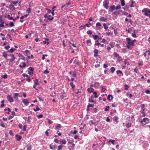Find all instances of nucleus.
Here are the masks:
<instances>
[{"label": "nucleus", "mask_w": 150, "mask_h": 150, "mask_svg": "<svg viewBox=\"0 0 150 150\" xmlns=\"http://www.w3.org/2000/svg\"><path fill=\"white\" fill-rule=\"evenodd\" d=\"M34 84L35 85H38L39 84L38 79H36L34 81Z\"/></svg>", "instance_id": "25"}, {"label": "nucleus", "mask_w": 150, "mask_h": 150, "mask_svg": "<svg viewBox=\"0 0 150 150\" xmlns=\"http://www.w3.org/2000/svg\"><path fill=\"white\" fill-rule=\"evenodd\" d=\"M116 73L118 76L121 77L123 75V74L122 73V71L120 70H117L116 71Z\"/></svg>", "instance_id": "7"}, {"label": "nucleus", "mask_w": 150, "mask_h": 150, "mask_svg": "<svg viewBox=\"0 0 150 150\" xmlns=\"http://www.w3.org/2000/svg\"><path fill=\"white\" fill-rule=\"evenodd\" d=\"M115 141V140H112V139H110L109 140L108 142H111L113 144H114V142Z\"/></svg>", "instance_id": "45"}, {"label": "nucleus", "mask_w": 150, "mask_h": 150, "mask_svg": "<svg viewBox=\"0 0 150 150\" xmlns=\"http://www.w3.org/2000/svg\"><path fill=\"white\" fill-rule=\"evenodd\" d=\"M110 71H111V72L112 73H113L115 72V68L114 67H112L110 68Z\"/></svg>", "instance_id": "24"}, {"label": "nucleus", "mask_w": 150, "mask_h": 150, "mask_svg": "<svg viewBox=\"0 0 150 150\" xmlns=\"http://www.w3.org/2000/svg\"><path fill=\"white\" fill-rule=\"evenodd\" d=\"M140 122L142 123L143 125H145L149 122V120L146 117H145L143 119L140 121Z\"/></svg>", "instance_id": "4"}, {"label": "nucleus", "mask_w": 150, "mask_h": 150, "mask_svg": "<svg viewBox=\"0 0 150 150\" xmlns=\"http://www.w3.org/2000/svg\"><path fill=\"white\" fill-rule=\"evenodd\" d=\"M46 10H47V14L50 13L51 12V10H50V9H49L48 8H46Z\"/></svg>", "instance_id": "59"}, {"label": "nucleus", "mask_w": 150, "mask_h": 150, "mask_svg": "<svg viewBox=\"0 0 150 150\" xmlns=\"http://www.w3.org/2000/svg\"><path fill=\"white\" fill-rule=\"evenodd\" d=\"M93 94L94 95L95 98H97L98 97V96H97V93L96 92H94L93 93Z\"/></svg>", "instance_id": "57"}, {"label": "nucleus", "mask_w": 150, "mask_h": 150, "mask_svg": "<svg viewBox=\"0 0 150 150\" xmlns=\"http://www.w3.org/2000/svg\"><path fill=\"white\" fill-rule=\"evenodd\" d=\"M142 12L144 13V15L150 18V10L149 9L144 8L142 10Z\"/></svg>", "instance_id": "2"}, {"label": "nucleus", "mask_w": 150, "mask_h": 150, "mask_svg": "<svg viewBox=\"0 0 150 150\" xmlns=\"http://www.w3.org/2000/svg\"><path fill=\"white\" fill-rule=\"evenodd\" d=\"M115 43L114 42H110V45L111 48H113L115 45Z\"/></svg>", "instance_id": "38"}, {"label": "nucleus", "mask_w": 150, "mask_h": 150, "mask_svg": "<svg viewBox=\"0 0 150 150\" xmlns=\"http://www.w3.org/2000/svg\"><path fill=\"white\" fill-rule=\"evenodd\" d=\"M113 121L115 122L116 123H117L118 122L119 117L117 116H115L113 118Z\"/></svg>", "instance_id": "12"}, {"label": "nucleus", "mask_w": 150, "mask_h": 150, "mask_svg": "<svg viewBox=\"0 0 150 150\" xmlns=\"http://www.w3.org/2000/svg\"><path fill=\"white\" fill-rule=\"evenodd\" d=\"M15 50V49L13 48H11L10 50L8 51V52H11V53L13 52Z\"/></svg>", "instance_id": "29"}, {"label": "nucleus", "mask_w": 150, "mask_h": 150, "mask_svg": "<svg viewBox=\"0 0 150 150\" xmlns=\"http://www.w3.org/2000/svg\"><path fill=\"white\" fill-rule=\"evenodd\" d=\"M87 90L90 93H91L93 91L94 89L93 88L91 87L88 88Z\"/></svg>", "instance_id": "16"}, {"label": "nucleus", "mask_w": 150, "mask_h": 150, "mask_svg": "<svg viewBox=\"0 0 150 150\" xmlns=\"http://www.w3.org/2000/svg\"><path fill=\"white\" fill-rule=\"evenodd\" d=\"M86 44H89V45H91L92 44L91 40H87Z\"/></svg>", "instance_id": "37"}, {"label": "nucleus", "mask_w": 150, "mask_h": 150, "mask_svg": "<svg viewBox=\"0 0 150 150\" xmlns=\"http://www.w3.org/2000/svg\"><path fill=\"white\" fill-rule=\"evenodd\" d=\"M44 74H47L49 73V71L47 70V69L44 72Z\"/></svg>", "instance_id": "63"}, {"label": "nucleus", "mask_w": 150, "mask_h": 150, "mask_svg": "<svg viewBox=\"0 0 150 150\" xmlns=\"http://www.w3.org/2000/svg\"><path fill=\"white\" fill-rule=\"evenodd\" d=\"M86 28L85 25H82L80 26L79 28L80 30H82L83 29H85Z\"/></svg>", "instance_id": "41"}, {"label": "nucleus", "mask_w": 150, "mask_h": 150, "mask_svg": "<svg viewBox=\"0 0 150 150\" xmlns=\"http://www.w3.org/2000/svg\"><path fill=\"white\" fill-rule=\"evenodd\" d=\"M26 127H27V125H25L23 127V131L25 132V131H26Z\"/></svg>", "instance_id": "61"}, {"label": "nucleus", "mask_w": 150, "mask_h": 150, "mask_svg": "<svg viewBox=\"0 0 150 150\" xmlns=\"http://www.w3.org/2000/svg\"><path fill=\"white\" fill-rule=\"evenodd\" d=\"M27 150H31L32 146L31 145H28L27 146Z\"/></svg>", "instance_id": "30"}, {"label": "nucleus", "mask_w": 150, "mask_h": 150, "mask_svg": "<svg viewBox=\"0 0 150 150\" xmlns=\"http://www.w3.org/2000/svg\"><path fill=\"white\" fill-rule=\"evenodd\" d=\"M115 10V6L114 5H112L110 7L108 11L111 12Z\"/></svg>", "instance_id": "9"}, {"label": "nucleus", "mask_w": 150, "mask_h": 150, "mask_svg": "<svg viewBox=\"0 0 150 150\" xmlns=\"http://www.w3.org/2000/svg\"><path fill=\"white\" fill-rule=\"evenodd\" d=\"M115 10H118L120 9L121 8V6L120 5H118L116 7H115Z\"/></svg>", "instance_id": "49"}, {"label": "nucleus", "mask_w": 150, "mask_h": 150, "mask_svg": "<svg viewBox=\"0 0 150 150\" xmlns=\"http://www.w3.org/2000/svg\"><path fill=\"white\" fill-rule=\"evenodd\" d=\"M70 85L72 89H74L75 87V85L73 84V83L71 82L70 83Z\"/></svg>", "instance_id": "40"}, {"label": "nucleus", "mask_w": 150, "mask_h": 150, "mask_svg": "<svg viewBox=\"0 0 150 150\" xmlns=\"http://www.w3.org/2000/svg\"><path fill=\"white\" fill-rule=\"evenodd\" d=\"M33 110L35 111L36 112L39 110H40V109L39 108L38 106H37L36 107V109H34Z\"/></svg>", "instance_id": "43"}, {"label": "nucleus", "mask_w": 150, "mask_h": 150, "mask_svg": "<svg viewBox=\"0 0 150 150\" xmlns=\"http://www.w3.org/2000/svg\"><path fill=\"white\" fill-rule=\"evenodd\" d=\"M43 115L42 114L38 115H37V117L38 118H40L42 117Z\"/></svg>", "instance_id": "53"}, {"label": "nucleus", "mask_w": 150, "mask_h": 150, "mask_svg": "<svg viewBox=\"0 0 150 150\" xmlns=\"http://www.w3.org/2000/svg\"><path fill=\"white\" fill-rule=\"evenodd\" d=\"M114 56L116 58H117L119 56V54L116 52H114Z\"/></svg>", "instance_id": "36"}, {"label": "nucleus", "mask_w": 150, "mask_h": 150, "mask_svg": "<svg viewBox=\"0 0 150 150\" xmlns=\"http://www.w3.org/2000/svg\"><path fill=\"white\" fill-rule=\"evenodd\" d=\"M144 111H141L140 112H141V114L140 115L142 117H144L145 116V114L144 112Z\"/></svg>", "instance_id": "34"}, {"label": "nucleus", "mask_w": 150, "mask_h": 150, "mask_svg": "<svg viewBox=\"0 0 150 150\" xmlns=\"http://www.w3.org/2000/svg\"><path fill=\"white\" fill-rule=\"evenodd\" d=\"M117 60L118 61H120L122 60V57L121 56H119L117 58Z\"/></svg>", "instance_id": "50"}, {"label": "nucleus", "mask_w": 150, "mask_h": 150, "mask_svg": "<svg viewBox=\"0 0 150 150\" xmlns=\"http://www.w3.org/2000/svg\"><path fill=\"white\" fill-rule=\"evenodd\" d=\"M63 145H61L58 146V150H62V148L63 147Z\"/></svg>", "instance_id": "47"}, {"label": "nucleus", "mask_w": 150, "mask_h": 150, "mask_svg": "<svg viewBox=\"0 0 150 150\" xmlns=\"http://www.w3.org/2000/svg\"><path fill=\"white\" fill-rule=\"evenodd\" d=\"M132 126V124L130 122H128L126 124V126L127 128H129L130 127H131Z\"/></svg>", "instance_id": "26"}, {"label": "nucleus", "mask_w": 150, "mask_h": 150, "mask_svg": "<svg viewBox=\"0 0 150 150\" xmlns=\"http://www.w3.org/2000/svg\"><path fill=\"white\" fill-rule=\"evenodd\" d=\"M93 52L94 54V56L95 57H96L98 56V50L97 49H94L93 50Z\"/></svg>", "instance_id": "11"}, {"label": "nucleus", "mask_w": 150, "mask_h": 150, "mask_svg": "<svg viewBox=\"0 0 150 150\" xmlns=\"http://www.w3.org/2000/svg\"><path fill=\"white\" fill-rule=\"evenodd\" d=\"M73 63L75 64L78 65L79 64L78 60H77L76 59H75L73 62Z\"/></svg>", "instance_id": "39"}, {"label": "nucleus", "mask_w": 150, "mask_h": 150, "mask_svg": "<svg viewBox=\"0 0 150 150\" xmlns=\"http://www.w3.org/2000/svg\"><path fill=\"white\" fill-rule=\"evenodd\" d=\"M99 20L103 22H106L107 21V19L106 18H105L104 17H101L99 18Z\"/></svg>", "instance_id": "13"}, {"label": "nucleus", "mask_w": 150, "mask_h": 150, "mask_svg": "<svg viewBox=\"0 0 150 150\" xmlns=\"http://www.w3.org/2000/svg\"><path fill=\"white\" fill-rule=\"evenodd\" d=\"M110 109V107L109 106H107L106 107V108L105 109V111H108Z\"/></svg>", "instance_id": "48"}, {"label": "nucleus", "mask_w": 150, "mask_h": 150, "mask_svg": "<svg viewBox=\"0 0 150 150\" xmlns=\"http://www.w3.org/2000/svg\"><path fill=\"white\" fill-rule=\"evenodd\" d=\"M113 98L112 96L111 95H109L107 97V99L109 101H111Z\"/></svg>", "instance_id": "18"}, {"label": "nucleus", "mask_w": 150, "mask_h": 150, "mask_svg": "<svg viewBox=\"0 0 150 150\" xmlns=\"http://www.w3.org/2000/svg\"><path fill=\"white\" fill-rule=\"evenodd\" d=\"M8 56H9L11 57H12V58L10 59L9 60L11 62H12L14 61V60L16 59V58L15 57L14 55L13 54H10V55H8Z\"/></svg>", "instance_id": "8"}, {"label": "nucleus", "mask_w": 150, "mask_h": 150, "mask_svg": "<svg viewBox=\"0 0 150 150\" xmlns=\"http://www.w3.org/2000/svg\"><path fill=\"white\" fill-rule=\"evenodd\" d=\"M2 78L3 79H6L7 78L8 75L7 74H5L4 75L2 76Z\"/></svg>", "instance_id": "52"}, {"label": "nucleus", "mask_w": 150, "mask_h": 150, "mask_svg": "<svg viewBox=\"0 0 150 150\" xmlns=\"http://www.w3.org/2000/svg\"><path fill=\"white\" fill-rule=\"evenodd\" d=\"M102 89L101 90L102 92H104L106 90V88L104 87V86H103L102 87Z\"/></svg>", "instance_id": "44"}, {"label": "nucleus", "mask_w": 150, "mask_h": 150, "mask_svg": "<svg viewBox=\"0 0 150 150\" xmlns=\"http://www.w3.org/2000/svg\"><path fill=\"white\" fill-rule=\"evenodd\" d=\"M96 85H98V86H99V83H98V82H96V83H95L94 85H93V84H91L90 85V86L91 87H94V86H96Z\"/></svg>", "instance_id": "27"}, {"label": "nucleus", "mask_w": 150, "mask_h": 150, "mask_svg": "<svg viewBox=\"0 0 150 150\" xmlns=\"http://www.w3.org/2000/svg\"><path fill=\"white\" fill-rule=\"evenodd\" d=\"M28 74L30 75L33 74L34 68L33 67H30L29 68Z\"/></svg>", "instance_id": "6"}, {"label": "nucleus", "mask_w": 150, "mask_h": 150, "mask_svg": "<svg viewBox=\"0 0 150 150\" xmlns=\"http://www.w3.org/2000/svg\"><path fill=\"white\" fill-rule=\"evenodd\" d=\"M26 12H28V13H29L31 12V9L30 8H29L26 11Z\"/></svg>", "instance_id": "56"}, {"label": "nucleus", "mask_w": 150, "mask_h": 150, "mask_svg": "<svg viewBox=\"0 0 150 150\" xmlns=\"http://www.w3.org/2000/svg\"><path fill=\"white\" fill-rule=\"evenodd\" d=\"M59 141L61 143H62L63 144H66L67 142L64 139L63 140L61 139L59 140Z\"/></svg>", "instance_id": "22"}, {"label": "nucleus", "mask_w": 150, "mask_h": 150, "mask_svg": "<svg viewBox=\"0 0 150 150\" xmlns=\"http://www.w3.org/2000/svg\"><path fill=\"white\" fill-rule=\"evenodd\" d=\"M9 25L11 27H13L15 26L14 23L12 22H10Z\"/></svg>", "instance_id": "55"}, {"label": "nucleus", "mask_w": 150, "mask_h": 150, "mask_svg": "<svg viewBox=\"0 0 150 150\" xmlns=\"http://www.w3.org/2000/svg\"><path fill=\"white\" fill-rule=\"evenodd\" d=\"M96 26L98 28V27H100L99 28H98V29H99L100 28V26H101V24L99 22H98L96 23Z\"/></svg>", "instance_id": "35"}, {"label": "nucleus", "mask_w": 150, "mask_h": 150, "mask_svg": "<svg viewBox=\"0 0 150 150\" xmlns=\"http://www.w3.org/2000/svg\"><path fill=\"white\" fill-rule=\"evenodd\" d=\"M54 17L53 16H51V15H48V20L50 21H52L53 20Z\"/></svg>", "instance_id": "31"}, {"label": "nucleus", "mask_w": 150, "mask_h": 150, "mask_svg": "<svg viewBox=\"0 0 150 150\" xmlns=\"http://www.w3.org/2000/svg\"><path fill=\"white\" fill-rule=\"evenodd\" d=\"M102 40L101 41V42H103V43H105L106 42V40L104 38L102 39Z\"/></svg>", "instance_id": "62"}, {"label": "nucleus", "mask_w": 150, "mask_h": 150, "mask_svg": "<svg viewBox=\"0 0 150 150\" xmlns=\"http://www.w3.org/2000/svg\"><path fill=\"white\" fill-rule=\"evenodd\" d=\"M7 54L6 52H4L3 53V56L4 58H5L7 60L8 59L7 58Z\"/></svg>", "instance_id": "15"}, {"label": "nucleus", "mask_w": 150, "mask_h": 150, "mask_svg": "<svg viewBox=\"0 0 150 150\" xmlns=\"http://www.w3.org/2000/svg\"><path fill=\"white\" fill-rule=\"evenodd\" d=\"M103 26L105 29L106 30L108 29V27L105 23H104L103 24Z\"/></svg>", "instance_id": "51"}, {"label": "nucleus", "mask_w": 150, "mask_h": 150, "mask_svg": "<svg viewBox=\"0 0 150 150\" xmlns=\"http://www.w3.org/2000/svg\"><path fill=\"white\" fill-rule=\"evenodd\" d=\"M113 13L114 15H119L120 14V13L118 11H115Z\"/></svg>", "instance_id": "46"}, {"label": "nucleus", "mask_w": 150, "mask_h": 150, "mask_svg": "<svg viewBox=\"0 0 150 150\" xmlns=\"http://www.w3.org/2000/svg\"><path fill=\"white\" fill-rule=\"evenodd\" d=\"M7 98L8 101L10 103L13 102L14 100L13 99L12 97L10 95H8L7 96Z\"/></svg>", "instance_id": "5"}, {"label": "nucleus", "mask_w": 150, "mask_h": 150, "mask_svg": "<svg viewBox=\"0 0 150 150\" xmlns=\"http://www.w3.org/2000/svg\"><path fill=\"white\" fill-rule=\"evenodd\" d=\"M87 33L88 35H91L92 33V32L91 30H88L87 31Z\"/></svg>", "instance_id": "58"}, {"label": "nucleus", "mask_w": 150, "mask_h": 150, "mask_svg": "<svg viewBox=\"0 0 150 150\" xmlns=\"http://www.w3.org/2000/svg\"><path fill=\"white\" fill-rule=\"evenodd\" d=\"M97 111V109L96 108H95L91 110V112L92 113H95Z\"/></svg>", "instance_id": "28"}, {"label": "nucleus", "mask_w": 150, "mask_h": 150, "mask_svg": "<svg viewBox=\"0 0 150 150\" xmlns=\"http://www.w3.org/2000/svg\"><path fill=\"white\" fill-rule=\"evenodd\" d=\"M23 102L24 103L26 106H27L29 102L28 99H24L23 100Z\"/></svg>", "instance_id": "10"}, {"label": "nucleus", "mask_w": 150, "mask_h": 150, "mask_svg": "<svg viewBox=\"0 0 150 150\" xmlns=\"http://www.w3.org/2000/svg\"><path fill=\"white\" fill-rule=\"evenodd\" d=\"M116 110H115L112 109L111 110L110 114L111 115H113L116 112Z\"/></svg>", "instance_id": "19"}, {"label": "nucleus", "mask_w": 150, "mask_h": 150, "mask_svg": "<svg viewBox=\"0 0 150 150\" xmlns=\"http://www.w3.org/2000/svg\"><path fill=\"white\" fill-rule=\"evenodd\" d=\"M50 131V129H48L45 132V134L47 136H49V132H48V131Z\"/></svg>", "instance_id": "54"}, {"label": "nucleus", "mask_w": 150, "mask_h": 150, "mask_svg": "<svg viewBox=\"0 0 150 150\" xmlns=\"http://www.w3.org/2000/svg\"><path fill=\"white\" fill-rule=\"evenodd\" d=\"M16 138L18 141H19L22 138V137L18 135L17 134L16 135Z\"/></svg>", "instance_id": "17"}, {"label": "nucleus", "mask_w": 150, "mask_h": 150, "mask_svg": "<svg viewBox=\"0 0 150 150\" xmlns=\"http://www.w3.org/2000/svg\"><path fill=\"white\" fill-rule=\"evenodd\" d=\"M109 0H105L103 3V6L106 9L109 8Z\"/></svg>", "instance_id": "3"}, {"label": "nucleus", "mask_w": 150, "mask_h": 150, "mask_svg": "<svg viewBox=\"0 0 150 150\" xmlns=\"http://www.w3.org/2000/svg\"><path fill=\"white\" fill-rule=\"evenodd\" d=\"M145 92L147 94H150V91L148 89L146 90L145 91Z\"/></svg>", "instance_id": "64"}, {"label": "nucleus", "mask_w": 150, "mask_h": 150, "mask_svg": "<svg viewBox=\"0 0 150 150\" xmlns=\"http://www.w3.org/2000/svg\"><path fill=\"white\" fill-rule=\"evenodd\" d=\"M140 107L142 109L141 111H144L145 110V106L144 104H142L140 105Z\"/></svg>", "instance_id": "20"}, {"label": "nucleus", "mask_w": 150, "mask_h": 150, "mask_svg": "<svg viewBox=\"0 0 150 150\" xmlns=\"http://www.w3.org/2000/svg\"><path fill=\"white\" fill-rule=\"evenodd\" d=\"M7 17L9 18V19L10 20H13V18L10 15H8L7 16Z\"/></svg>", "instance_id": "60"}, {"label": "nucleus", "mask_w": 150, "mask_h": 150, "mask_svg": "<svg viewBox=\"0 0 150 150\" xmlns=\"http://www.w3.org/2000/svg\"><path fill=\"white\" fill-rule=\"evenodd\" d=\"M18 95L19 94L18 93H15L14 94V98L15 99H17Z\"/></svg>", "instance_id": "33"}, {"label": "nucleus", "mask_w": 150, "mask_h": 150, "mask_svg": "<svg viewBox=\"0 0 150 150\" xmlns=\"http://www.w3.org/2000/svg\"><path fill=\"white\" fill-rule=\"evenodd\" d=\"M92 37L94 40H96L98 38V36L97 35H92Z\"/></svg>", "instance_id": "23"}, {"label": "nucleus", "mask_w": 150, "mask_h": 150, "mask_svg": "<svg viewBox=\"0 0 150 150\" xmlns=\"http://www.w3.org/2000/svg\"><path fill=\"white\" fill-rule=\"evenodd\" d=\"M121 5L122 6H123L125 5V2L124 0H121Z\"/></svg>", "instance_id": "42"}, {"label": "nucleus", "mask_w": 150, "mask_h": 150, "mask_svg": "<svg viewBox=\"0 0 150 150\" xmlns=\"http://www.w3.org/2000/svg\"><path fill=\"white\" fill-rule=\"evenodd\" d=\"M130 1L131 2V4L130 5V7H134V6L133 5V4L135 3L134 1L133 0H131Z\"/></svg>", "instance_id": "32"}, {"label": "nucleus", "mask_w": 150, "mask_h": 150, "mask_svg": "<svg viewBox=\"0 0 150 150\" xmlns=\"http://www.w3.org/2000/svg\"><path fill=\"white\" fill-rule=\"evenodd\" d=\"M61 125L60 124H58L57 126H56L55 128V129L57 130L58 131H59L61 129Z\"/></svg>", "instance_id": "14"}, {"label": "nucleus", "mask_w": 150, "mask_h": 150, "mask_svg": "<svg viewBox=\"0 0 150 150\" xmlns=\"http://www.w3.org/2000/svg\"><path fill=\"white\" fill-rule=\"evenodd\" d=\"M124 64L125 65H129V62L128 61V59H125L124 60Z\"/></svg>", "instance_id": "21"}, {"label": "nucleus", "mask_w": 150, "mask_h": 150, "mask_svg": "<svg viewBox=\"0 0 150 150\" xmlns=\"http://www.w3.org/2000/svg\"><path fill=\"white\" fill-rule=\"evenodd\" d=\"M126 40H127V48L129 49H132V47L134 45V44L133 43L132 40L129 38H127Z\"/></svg>", "instance_id": "1"}]
</instances>
